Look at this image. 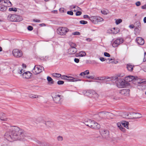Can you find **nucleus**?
<instances>
[{"label": "nucleus", "instance_id": "1", "mask_svg": "<svg viewBox=\"0 0 146 146\" xmlns=\"http://www.w3.org/2000/svg\"><path fill=\"white\" fill-rule=\"evenodd\" d=\"M27 137V133L23 129L15 126L11 127L4 135L5 138L10 141L22 140Z\"/></svg>", "mask_w": 146, "mask_h": 146}, {"label": "nucleus", "instance_id": "2", "mask_svg": "<svg viewBox=\"0 0 146 146\" xmlns=\"http://www.w3.org/2000/svg\"><path fill=\"white\" fill-rule=\"evenodd\" d=\"M125 79L127 80V82H131L132 80H133V82H134L135 81H137V82L138 84H140L142 83L143 84H146V80L145 79H141L138 78L137 76H128L127 77H126Z\"/></svg>", "mask_w": 146, "mask_h": 146}, {"label": "nucleus", "instance_id": "3", "mask_svg": "<svg viewBox=\"0 0 146 146\" xmlns=\"http://www.w3.org/2000/svg\"><path fill=\"white\" fill-rule=\"evenodd\" d=\"M85 124L91 128L95 129H99L100 125L94 120L88 119L84 122Z\"/></svg>", "mask_w": 146, "mask_h": 146}, {"label": "nucleus", "instance_id": "4", "mask_svg": "<svg viewBox=\"0 0 146 146\" xmlns=\"http://www.w3.org/2000/svg\"><path fill=\"white\" fill-rule=\"evenodd\" d=\"M7 18L8 20L12 22H19L22 20L21 16L15 14L9 15Z\"/></svg>", "mask_w": 146, "mask_h": 146}, {"label": "nucleus", "instance_id": "5", "mask_svg": "<svg viewBox=\"0 0 146 146\" xmlns=\"http://www.w3.org/2000/svg\"><path fill=\"white\" fill-rule=\"evenodd\" d=\"M53 100L55 103L56 104H60L62 103V96L58 94L53 95L52 96Z\"/></svg>", "mask_w": 146, "mask_h": 146}, {"label": "nucleus", "instance_id": "6", "mask_svg": "<svg viewBox=\"0 0 146 146\" xmlns=\"http://www.w3.org/2000/svg\"><path fill=\"white\" fill-rule=\"evenodd\" d=\"M90 20L94 23H97L98 22L102 21L104 20L103 18L99 16L90 17Z\"/></svg>", "mask_w": 146, "mask_h": 146}, {"label": "nucleus", "instance_id": "7", "mask_svg": "<svg viewBox=\"0 0 146 146\" xmlns=\"http://www.w3.org/2000/svg\"><path fill=\"white\" fill-rule=\"evenodd\" d=\"M123 41L124 40L123 38H119L115 40L111 44L113 47H115L123 43Z\"/></svg>", "mask_w": 146, "mask_h": 146}, {"label": "nucleus", "instance_id": "8", "mask_svg": "<svg viewBox=\"0 0 146 146\" xmlns=\"http://www.w3.org/2000/svg\"><path fill=\"white\" fill-rule=\"evenodd\" d=\"M69 29L66 27H60L57 29V33L60 35H64L68 31Z\"/></svg>", "mask_w": 146, "mask_h": 146}, {"label": "nucleus", "instance_id": "9", "mask_svg": "<svg viewBox=\"0 0 146 146\" xmlns=\"http://www.w3.org/2000/svg\"><path fill=\"white\" fill-rule=\"evenodd\" d=\"M117 86L118 87L122 88L125 86V84H127V81L125 80L119 78L116 81Z\"/></svg>", "mask_w": 146, "mask_h": 146}, {"label": "nucleus", "instance_id": "10", "mask_svg": "<svg viewBox=\"0 0 146 146\" xmlns=\"http://www.w3.org/2000/svg\"><path fill=\"white\" fill-rule=\"evenodd\" d=\"M44 70V68L42 66L40 65H36L33 69L32 72L33 73L35 72L36 73H41Z\"/></svg>", "mask_w": 146, "mask_h": 146}, {"label": "nucleus", "instance_id": "11", "mask_svg": "<svg viewBox=\"0 0 146 146\" xmlns=\"http://www.w3.org/2000/svg\"><path fill=\"white\" fill-rule=\"evenodd\" d=\"M100 132L104 138L108 139L109 137V133L108 130L104 129H102L100 130Z\"/></svg>", "mask_w": 146, "mask_h": 146}, {"label": "nucleus", "instance_id": "12", "mask_svg": "<svg viewBox=\"0 0 146 146\" xmlns=\"http://www.w3.org/2000/svg\"><path fill=\"white\" fill-rule=\"evenodd\" d=\"M13 55L16 57H20L23 55L22 52L18 49H16L13 51Z\"/></svg>", "mask_w": 146, "mask_h": 146}, {"label": "nucleus", "instance_id": "13", "mask_svg": "<svg viewBox=\"0 0 146 146\" xmlns=\"http://www.w3.org/2000/svg\"><path fill=\"white\" fill-rule=\"evenodd\" d=\"M129 123L128 122L126 121H123L121 123H117V126L118 127H124L127 129L128 128V125Z\"/></svg>", "mask_w": 146, "mask_h": 146}, {"label": "nucleus", "instance_id": "14", "mask_svg": "<svg viewBox=\"0 0 146 146\" xmlns=\"http://www.w3.org/2000/svg\"><path fill=\"white\" fill-rule=\"evenodd\" d=\"M130 90L128 89H123L121 90L120 93L125 96H128L129 94Z\"/></svg>", "mask_w": 146, "mask_h": 146}, {"label": "nucleus", "instance_id": "15", "mask_svg": "<svg viewBox=\"0 0 146 146\" xmlns=\"http://www.w3.org/2000/svg\"><path fill=\"white\" fill-rule=\"evenodd\" d=\"M20 76L25 79H29L31 78L32 77V74H22Z\"/></svg>", "mask_w": 146, "mask_h": 146}, {"label": "nucleus", "instance_id": "16", "mask_svg": "<svg viewBox=\"0 0 146 146\" xmlns=\"http://www.w3.org/2000/svg\"><path fill=\"white\" fill-rule=\"evenodd\" d=\"M136 41L137 43L140 45H143L145 42L143 39L140 37H137L136 38Z\"/></svg>", "mask_w": 146, "mask_h": 146}, {"label": "nucleus", "instance_id": "17", "mask_svg": "<svg viewBox=\"0 0 146 146\" xmlns=\"http://www.w3.org/2000/svg\"><path fill=\"white\" fill-rule=\"evenodd\" d=\"M89 74H80L79 75L82 77L85 78H94V77L93 76H89L88 75Z\"/></svg>", "mask_w": 146, "mask_h": 146}, {"label": "nucleus", "instance_id": "18", "mask_svg": "<svg viewBox=\"0 0 146 146\" xmlns=\"http://www.w3.org/2000/svg\"><path fill=\"white\" fill-rule=\"evenodd\" d=\"M77 51L76 48H70L68 49V53L69 54H71L75 53Z\"/></svg>", "mask_w": 146, "mask_h": 146}, {"label": "nucleus", "instance_id": "19", "mask_svg": "<svg viewBox=\"0 0 146 146\" xmlns=\"http://www.w3.org/2000/svg\"><path fill=\"white\" fill-rule=\"evenodd\" d=\"M64 79H67L68 78V79L70 80L71 81L74 82L75 81H78V79L74 78L70 76H64L63 77Z\"/></svg>", "mask_w": 146, "mask_h": 146}, {"label": "nucleus", "instance_id": "20", "mask_svg": "<svg viewBox=\"0 0 146 146\" xmlns=\"http://www.w3.org/2000/svg\"><path fill=\"white\" fill-rule=\"evenodd\" d=\"M47 79L48 81V84L49 85L53 84L54 83V81L49 76H48L47 77Z\"/></svg>", "mask_w": 146, "mask_h": 146}, {"label": "nucleus", "instance_id": "21", "mask_svg": "<svg viewBox=\"0 0 146 146\" xmlns=\"http://www.w3.org/2000/svg\"><path fill=\"white\" fill-rule=\"evenodd\" d=\"M91 96L96 99L98 98L99 95L96 92L92 90Z\"/></svg>", "mask_w": 146, "mask_h": 146}, {"label": "nucleus", "instance_id": "22", "mask_svg": "<svg viewBox=\"0 0 146 146\" xmlns=\"http://www.w3.org/2000/svg\"><path fill=\"white\" fill-rule=\"evenodd\" d=\"M134 66H133L132 65L130 64H127V70L130 72L132 71Z\"/></svg>", "mask_w": 146, "mask_h": 146}, {"label": "nucleus", "instance_id": "23", "mask_svg": "<svg viewBox=\"0 0 146 146\" xmlns=\"http://www.w3.org/2000/svg\"><path fill=\"white\" fill-rule=\"evenodd\" d=\"M133 113L134 114V115H133L134 116L133 117V118H139L142 117L141 114L138 113H135V114H134V113Z\"/></svg>", "mask_w": 146, "mask_h": 146}, {"label": "nucleus", "instance_id": "24", "mask_svg": "<svg viewBox=\"0 0 146 146\" xmlns=\"http://www.w3.org/2000/svg\"><path fill=\"white\" fill-rule=\"evenodd\" d=\"M0 119L2 121H6L7 119L5 117V114L2 113L0 114Z\"/></svg>", "mask_w": 146, "mask_h": 146}, {"label": "nucleus", "instance_id": "25", "mask_svg": "<svg viewBox=\"0 0 146 146\" xmlns=\"http://www.w3.org/2000/svg\"><path fill=\"white\" fill-rule=\"evenodd\" d=\"M77 54L79 56L82 57L85 56L86 54L84 51H81Z\"/></svg>", "mask_w": 146, "mask_h": 146}, {"label": "nucleus", "instance_id": "26", "mask_svg": "<svg viewBox=\"0 0 146 146\" xmlns=\"http://www.w3.org/2000/svg\"><path fill=\"white\" fill-rule=\"evenodd\" d=\"M102 13L104 15H107L109 13V11L106 9H103L101 11Z\"/></svg>", "mask_w": 146, "mask_h": 146}, {"label": "nucleus", "instance_id": "27", "mask_svg": "<svg viewBox=\"0 0 146 146\" xmlns=\"http://www.w3.org/2000/svg\"><path fill=\"white\" fill-rule=\"evenodd\" d=\"M69 44L70 46V48H76V44L72 42H70Z\"/></svg>", "mask_w": 146, "mask_h": 146}, {"label": "nucleus", "instance_id": "28", "mask_svg": "<svg viewBox=\"0 0 146 146\" xmlns=\"http://www.w3.org/2000/svg\"><path fill=\"white\" fill-rule=\"evenodd\" d=\"M45 124L47 126L50 127L51 126L53 125V122L50 121H47L46 122Z\"/></svg>", "mask_w": 146, "mask_h": 146}, {"label": "nucleus", "instance_id": "29", "mask_svg": "<svg viewBox=\"0 0 146 146\" xmlns=\"http://www.w3.org/2000/svg\"><path fill=\"white\" fill-rule=\"evenodd\" d=\"M36 121L38 123L42 122L44 121L43 118L41 117H38L36 119Z\"/></svg>", "mask_w": 146, "mask_h": 146}, {"label": "nucleus", "instance_id": "30", "mask_svg": "<svg viewBox=\"0 0 146 146\" xmlns=\"http://www.w3.org/2000/svg\"><path fill=\"white\" fill-rule=\"evenodd\" d=\"M92 90H88L86 92V95L87 96H91Z\"/></svg>", "mask_w": 146, "mask_h": 146}, {"label": "nucleus", "instance_id": "31", "mask_svg": "<svg viewBox=\"0 0 146 146\" xmlns=\"http://www.w3.org/2000/svg\"><path fill=\"white\" fill-rule=\"evenodd\" d=\"M121 76L120 75H117V76H113V77H112L111 78H112V80H116V81H117V80H118V79H119L118 78V77H121Z\"/></svg>", "mask_w": 146, "mask_h": 146}, {"label": "nucleus", "instance_id": "32", "mask_svg": "<svg viewBox=\"0 0 146 146\" xmlns=\"http://www.w3.org/2000/svg\"><path fill=\"white\" fill-rule=\"evenodd\" d=\"M6 9V7L3 5H0V11H3L5 10Z\"/></svg>", "mask_w": 146, "mask_h": 146}, {"label": "nucleus", "instance_id": "33", "mask_svg": "<svg viewBox=\"0 0 146 146\" xmlns=\"http://www.w3.org/2000/svg\"><path fill=\"white\" fill-rule=\"evenodd\" d=\"M57 139L59 141H62L63 140V137L62 136L59 135L57 137Z\"/></svg>", "mask_w": 146, "mask_h": 146}, {"label": "nucleus", "instance_id": "34", "mask_svg": "<svg viewBox=\"0 0 146 146\" xmlns=\"http://www.w3.org/2000/svg\"><path fill=\"white\" fill-rule=\"evenodd\" d=\"M38 96L37 95H33L32 94L30 95L29 96V97L32 98H38Z\"/></svg>", "mask_w": 146, "mask_h": 146}, {"label": "nucleus", "instance_id": "35", "mask_svg": "<svg viewBox=\"0 0 146 146\" xmlns=\"http://www.w3.org/2000/svg\"><path fill=\"white\" fill-rule=\"evenodd\" d=\"M113 30H115V29H116V31H114V32H113V31L112 30H111V31H112V33L113 34H117V33H118V32H119V29L118 28H113Z\"/></svg>", "mask_w": 146, "mask_h": 146}, {"label": "nucleus", "instance_id": "36", "mask_svg": "<svg viewBox=\"0 0 146 146\" xmlns=\"http://www.w3.org/2000/svg\"><path fill=\"white\" fill-rule=\"evenodd\" d=\"M52 76L55 77L59 78L61 76L60 74H52Z\"/></svg>", "mask_w": 146, "mask_h": 146}, {"label": "nucleus", "instance_id": "37", "mask_svg": "<svg viewBox=\"0 0 146 146\" xmlns=\"http://www.w3.org/2000/svg\"><path fill=\"white\" fill-rule=\"evenodd\" d=\"M122 22V20L121 19H116L115 21V23L117 25H118Z\"/></svg>", "mask_w": 146, "mask_h": 146}, {"label": "nucleus", "instance_id": "38", "mask_svg": "<svg viewBox=\"0 0 146 146\" xmlns=\"http://www.w3.org/2000/svg\"><path fill=\"white\" fill-rule=\"evenodd\" d=\"M80 23L81 24L84 25L87 24L88 22L86 21L81 20L80 21Z\"/></svg>", "mask_w": 146, "mask_h": 146}, {"label": "nucleus", "instance_id": "39", "mask_svg": "<svg viewBox=\"0 0 146 146\" xmlns=\"http://www.w3.org/2000/svg\"><path fill=\"white\" fill-rule=\"evenodd\" d=\"M72 35H80V33L79 32L76 31L72 33Z\"/></svg>", "mask_w": 146, "mask_h": 146}, {"label": "nucleus", "instance_id": "40", "mask_svg": "<svg viewBox=\"0 0 146 146\" xmlns=\"http://www.w3.org/2000/svg\"><path fill=\"white\" fill-rule=\"evenodd\" d=\"M57 83L58 85H62L64 84V82L62 81L59 80L57 82Z\"/></svg>", "mask_w": 146, "mask_h": 146}, {"label": "nucleus", "instance_id": "41", "mask_svg": "<svg viewBox=\"0 0 146 146\" xmlns=\"http://www.w3.org/2000/svg\"><path fill=\"white\" fill-rule=\"evenodd\" d=\"M118 127L123 132H124L125 131V128L123 127H122V126H121V127Z\"/></svg>", "mask_w": 146, "mask_h": 146}, {"label": "nucleus", "instance_id": "42", "mask_svg": "<svg viewBox=\"0 0 146 146\" xmlns=\"http://www.w3.org/2000/svg\"><path fill=\"white\" fill-rule=\"evenodd\" d=\"M9 11H17V9L16 8H10L9 9Z\"/></svg>", "mask_w": 146, "mask_h": 146}, {"label": "nucleus", "instance_id": "43", "mask_svg": "<svg viewBox=\"0 0 146 146\" xmlns=\"http://www.w3.org/2000/svg\"><path fill=\"white\" fill-rule=\"evenodd\" d=\"M105 56L108 57H110V54L108 52H105L104 53Z\"/></svg>", "mask_w": 146, "mask_h": 146}, {"label": "nucleus", "instance_id": "44", "mask_svg": "<svg viewBox=\"0 0 146 146\" xmlns=\"http://www.w3.org/2000/svg\"><path fill=\"white\" fill-rule=\"evenodd\" d=\"M33 27L31 26H29L27 27V29L28 30L30 31H31L33 30Z\"/></svg>", "mask_w": 146, "mask_h": 146}, {"label": "nucleus", "instance_id": "45", "mask_svg": "<svg viewBox=\"0 0 146 146\" xmlns=\"http://www.w3.org/2000/svg\"><path fill=\"white\" fill-rule=\"evenodd\" d=\"M4 2L5 3H7L8 4V3H9L10 4V5L11 4V2L9 0H4Z\"/></svg>", "mask_w": 146, "mask_h": 146}, {"label": "nucleus", "instance_id": "46", "mask_svg": "<svg viewBox=\"0 0 146 146\" xmlns=\"http://www.w3.org/2000/svg\"><path fill=\"white\" fill-rule=\"evenodd\" d=\"M120 98L118 96H114L113 98V99L114 100H118Z\"/></svg>", "mask_w": 146, "mask_h": 146}, {"label": "nucleus", "instance_id": "47", "mask_svg": "<svg viewBox=\"0 0 146 146\" xmlns=\"http://www.w3.org/2000/svg\"><path fill=\"white\" fill-rule=\"evenodd\" d=\"M141 2L139 1H137L135 3V5L137 6H139L141 5Z\"/></svg>", "mask_w": 146, "mask_h": 146}, {"label": "nucleus", "instance_id": "48", "mask_svg": "<svg viewBox=\"0 0 146 146\" xmlns=\"http://www.w3.org/2000/svg\"><path fill=\"white\" fill-rule=\"evenodd\" d=\"M82 13L80 11H78L76 13V15L77 16H79L81 15Z\"/></svg>", "mask_w": 146, "mask_h": 146}, {"label": "nucleus", "instance_id": "49", "mask_svg": "<svg viewBox=\"0 0 146 146\" xmlns=\"http://www.w3.org/2000/svg\"><path fill=\"white\" fill-rule=\"evenodd\" d=\"M33 21L35 22L40 23V20L37 19H33Z\"/></svg>", "mask_w": 146, "mask_h": 146}, {"label": "nucleus", "instance_id": "50", "mask_svg": "<svg viewBox=\"0 0 146 146\" xmlns=\"http://www.w3.org/2000/svg\"><path fill=\"white\" fill-rule=\"evenodd\" d=\"M67 13L68 15H73V13L72 11H68L67 12Z\"/></svg>", "mask_w": 146, "mask_h": 146}, {"label": "nucleus", "instance_id": "51", "mask_svg": "<svg viewBox=\"0 0 146 146\" xmlns=\"http://www.w3.org/2000/svg\"><path fill=\"white\" fill-rule=\"evenodd\" d=\"M74 61L75 62L78 63L79 62V60L78 58H75L74 59Z\"/></svg>", "mask_w": 146, "mask_h": 146}, {"label": "nucleus", "instance_id": "52", "mask_svg": "<svg viewBox=\"0 0 146 146\" xmlns=\"http://www.w3.org/2000/svg\"><path fill=\"white\" fill-rule=\"evenodd\" d=\"M83 17L84 18H88L90 20L89 18H90V17L89 16L87 15H84Z\"/></svg>", "mask_w": 146, "mask_h": 146}, {"label": "nucleus", "instance_id": "53", "mask_svg": "<svg viewBox=\"0 0 146 146\" xmlns=\"http://www.w3.org/2000/svg\"><path fill=\"white\" fill-rule=\"evenodd\" d=\"M143 61L144 62L146 61V52H145L144 53V56Z\"/></svg>", "mask_w": 146, "mask_h": 146}, {"label": "nucleus", "instance_id": "54", "mask_svg": "<svg viewBox=\"0 0 146 146\" xmlns=\"http://www.w3.org/2000/svg\"><path fill=\"white\" fill-rule=\"evenodd\" d=\"M92 39L90 38H87L85 40L88 42H90L92 40Z\"/></svg>", "mask_w": 146, "mask_h": 146}, {"label": "nucleus", "instance_id": "55", "mask_svg": "<svg viewBox=\"0 0 146 146\" xmlns=\"http://www.w3.org/2000/svg\"><path fill=\"white\" fill-rule=\"evenodd\" d=\"M100 59L102 62L104 61L105 60V59L103 57H101L100 58Z\"/></svg>", "mask_w": 146, "mask_h": 146}, {"label": "nucleus", "instance_id": "56", "mask_svg": "<svg viewBox=\"0 0 146 146\" xmlns=\"http://www.w3.org/2000/svg\"><path fill=\"white\" fill-rule=\"evenodd\" d=\"M129 27L131 29H133L134 28V26L133 25H129Z\"/></svg>", "mask_w": 146, "mask_h": 146}, {"label": "nucleus", "instance_id": "57", "mask_svg": "<svg viewBox=\"0 0 146 146\" xmlns=\"http://www.w3.org/2000/svg\"><path fill=\"white\" fill-rule=\"evenodd\" d=\"M141 8L143 9H146V5H144L142 6Z\"/></svg>", "mask_w": 146, "mask_h": 146}, {"label": "nucleus", "instance_id": "58", "mask_svg": "<svg viewBox=\"0 0 146 146\" xmlns=\"http://www.w3.org/2000/svg\"><path fill=\"white\" fill-rule=\"evenodd\" d=\"M81 73H89V70H87L84 72H82Z\"/></svg>", "mask_w": 146, "mask_h": 146}, {"label": "nucleus", "instance_id": "59", "mask_svg": "<svg viewBox=\"0 0 146 146\" xmlns=\"http://www.w3.org/2000/svg\"><path fill=\"white\" fill-rule=\"evenodd\" d=\"M143 22L144 23H146V17H145L144 18Z\"/></svg>", "mask_w": 146, "mask_h": 146}, {"label": "nucleus", "instance_id": "60", "mask_svg": "<svg viewBox=\"0 0 146 146\" xmlns=\"http://www.w3.org/2000/svg\"><path fill=\"white\" fill-rule=\"evenodd\" d=\"M109 60V62H110L111 60H113L114 59L112 58L110 59L109 58H108V59H107V60Z\"/></svg>", "mask_w": 146, "mask_h": 146}, {"label": "nucleus", "instance_id": "61", "mask_svg": "<svg viewBox=\"0 0 146 146\" xmlns=\"http://www.w3.org/2000/svg\"><path fill=\"white\" fill-rule=\"evenodd\" d=\"M22 66L23 67H25V68H26V65L24 64H22Z\"/></svg>", "mask_w": 146, "mask_h": 146}, {"label": "nucleus", "instance_id": "62", "mask_svg": "<svg viewBox=\"0 0 146 146\" xmlns=\"http://www.w3.org/2000/svg\"><path fill=\"white\" fill-rule=\"evenodd\" d=\"M101 113H104V114H106V113H108V112H105V111H101Z\"/></svg>", "mask_w": 146, "mask_h": 146}, {"label": "nucleus", "instance_id": "63", "mask_svg": "<svg viewBox=\"0 0 146 146\" xmlns=\"http://www.w3.org/2000/svg\"><path fill=\"white\" fill-rule=\"evenodd\" d=\"M76 7H77V8H79L78 7L76 6H74L73 7V8H76Z\"/></svg>", "mask_w": 146, "mask_h": 146}, {"label": "nucleus", "instance_id": "64", "mask_svg": "<svg viewBox=\"0 0 146 146\" xmlns=\"http://www.w3.org/2000/svg\"><path fill=\"white\" fill-rule=\"evenodd\" d=\"M2 50V48L1 46H0V52H1Z\"/></svg>", "mask_w": 146, "mask_h": 146}]
</instances>
